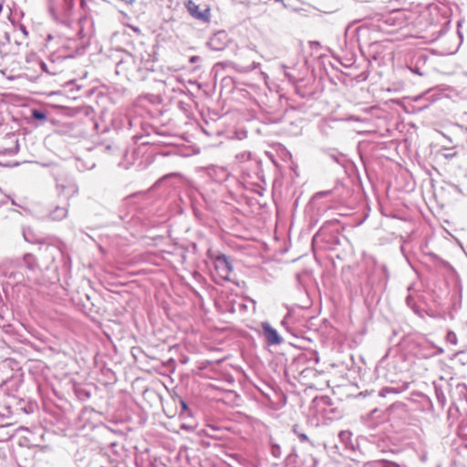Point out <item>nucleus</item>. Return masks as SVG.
<instances>
[{"mask_svg": "<svg viewBox=\"0 0 467 467\" xmlns=\"http://www.w3.org/2000/svg\"><path fill=\"white\" fill-rule=\"evenodd\" d=\"M298 434V438L300 439L301 441L305 442V441H308V437L306 436V434L305 433H297Z\"/></svg>", "mask_w": 467, "mask_h": 467, "instance_id": "obj_10", "label": "nucleus"}, {"mask_svg": "<svg viewBox=\"0 0 467 467\" xmlns=\"http://www.w3.org/2000/svg\"><path fill=\"white\" fill-rule=\"evenodd\" d=\"M410 69H411V71H412L413 73H415V74H418V75H420V76H423V75H424V73H423V72H421V71L420 70V68H419V67L410 68Z\"/></svg>", "mask_w": 467, "mask_h": 467, "instance_id": "obj_11", "label": "nucleus"}, {"mask_svg": "<svg viewBox=\"0 0 467 467\" xmlns=\"http://www.w3.org/2000/svg\"><path fill=\"white\" fill-rule=\"evenodd\" d=\"M451 156H452V154H451V153L445 154V157H447V158L451 157Z\"/></svg>", "mask_w": 467, "mask_h": 467, "instance_id": "obj_16", "label": "nucleus"}, {"mask_svg": "<svg viewBox=\"0 0 467 467\" xmlns=\"http://www.w3.org/2000/svg\"><path fill=\"white\" fill-rule=\"evenodd\" d=\"M33 116L36 118V119H46V115L42 112H39V111H35L33 113Z\"/></svg>", "mask_w": 467, "mask_h": 467, "instance_id": "obj_9", "label": "nucleus"}, {"mask_svg": "<svg viewBox=\"0 0 467 467\" xmlns=\"http://www.w3.org/2000/svg\"><path fill=\"white\" fill-rule=\"evenodd\" d=\"M200 59L199 57L197 56H192L191 58H190V62L191 63H195L196 61H198Z\"/></svg>", "mask_w": 467, "mask_h": 467, "instance_id": "obj_12", "label": "nucleus"}, {"mask_svg": "<svg viewBox=\"0 0 467 467\" xmlns=\"http://www.w3.org/2000/svg\"><path fill=\"white\" fill-rule=\"evenodd\" d=\"M214 267L218 275L223 280H229L233 271L232 264L225 255H219L214 261Z\"/></svg>", "mask_w": 467, "mask_h": 467, "instance_id": "obj_1", "label": "nucleus"}, {"mask_svg": "<svg viewBox=\"0 0 467 467\" xmlns=\"http://www.w3.org/2000/svg\"><path fill=\"white\" fill-rule=\"evenodd\" d=\"M293 431H294V432H295V433H297V432H298V430H296V426H295V427H294V430H293Z\"/></svg>", "mask_w": 467, "mask_h": 467, "instance_id": "obj_14", "label": "nucleus"}, {"mask_svg": "<svg viewBox=\"0 0 467 467\" xmlns=\"http://www.w3.org/2000/svg\"><path fill=\"white\" fill-rule=\"evenodd\" d=\"M220 35H221V33L214 35L210 39V41L207 43V45L209 46V47L211 49H213V50H222V49H223V45H219V42H217L218 39H219V36Z\"/></svg>", "mask_w": 467, "mask_h": 467, "instance_id": "obj_4", "label": "nucleus"}, {"mask_svg": "<svg viewBox=\"0 0 467 467\" xmlns=\"http://www.w3.org/2000/svg\"><path fill=\"white\" fill-rule=\"evenodd\" d=\"M447 340L451 342V344L455 345L457 343V337L454 332L450 331L447 334Z\"/></svg>", "mask_w": 467, "mask_h": 467, "instance_id": "obj_7", "label": "nucleus"}, {"mask_svg": "<svg viewBox=\"0 0 467 467\" xmlns=\"http://www.w3.org/2000/svg\"><path fill=\"white\" fill-rule=\"evenodd\" d=\"M186 7L191 16L196 19H199L203 22L209 21L210 18V9L205 8L203 10H200L199 5L193 2L192 0H189L186 3Z\"/></svg>", "mask_w": 467, "mask_h": 467, "instance_id": "obj_2", "label": "nucleus"}, {"mask_svg": "<svg viewBox=\"0 0 467 467\" xmlns=\"http://www.w3.org/2000/svg\"><path fill=\"white\" fill-rule=\"evenodd\" d=\"M272 452L274 456L279 457L281 452L280 447L278 445L273 446Z\"/></svg>", "mask_w": 467, "mask_h": 467, "instance_id": "obj_8", "label": "nucleus"}, {"mask_svg": "<svg viewBox=\"0 0 467 467\" xmlns=\"http://www.w3.org/2000/svg\"><path fill=\"white\" fill-rule=\"evenodd\" d=\"M407 302H408V304H410V302H411V299L410 296L407 297Z\"/></svg>", "mask_w": 467, "mask_h": 467, "instance_id": "obj_15", "label": "nucleus"}, {"mask_svg": "<svg viewBox=\"0 0 467 467\" xmlns=\"http://www.w3.org/2000/svg\"><path fill=\"white\" fill-rule=\"evenodd\" d=\"M351 436H352V433L349 431H341L338 433V437H339L340 441L346 446H348L351 442Z\"/></svg>", "mask_w": 467, "mask_h": 467, "instance_id": "obj_5", "label": "nucleus"}, {"mask_svg": "<svg viewBox=\"0 0 467 467\" xmlns=\"http://www.w3.org/2000/svg\"><path fill=\"white\" fill-rule=\"evenodd\" d=\"M400 391L397 390L395 388H390V387H385L383 389H380L379 391V396L382 397V398H385L388 394H390V393H399Z\"/></svg>", "mask_w": 467, "mask_h": 467, "instance_id": "obj_6", "label": "nucleus"}, {"mask_svg": "<svg viewBox=\"0 0 467 467\" xmlns=\"http://www.w3.org/2000/svg\"><path fill=\"white\" fill-rule=\"evenodd\" d=\"M386 467H400V465H398L397 463H389Z\"/></svg>", "mask_w": 467, "mask_h": 467, "instance_id": "obj_13", "label": "nucleus"}, {"mask_svg": "<svg viewBox=\"0 0 467 467\" xmlns=\"http://www.w3.org/2000/svg\"><path fill=\"white\" fill-rule=\"evenodd\" d=\"M262 329L268 345H279L283 341L277 330L271 327L268 322L262 323Z\"/></svg>", "mask_w": 467, "mask_h": 467, "instance_id": "obj_3", "label": "nucleus"}]
</instances>
